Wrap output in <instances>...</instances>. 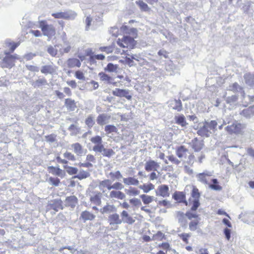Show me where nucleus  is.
Masks as SVG:
<instances>
[{
	"label": "nucleus",
	"instance_id": "1",
	"mask_svg": "<svg viewBox=\"0 0 254 254\" xmlns=\"http://www.w3.org/2000/svg\"><path fill=\"white\" fill-rule=\"evenodd\" d=\"M217 122L215 120L205 121L202 127L197 130V134L201 136L209 137L213 132H215Z\"/></svg>",
	"mask_w": 254,
	"mask_h": 254
},
{
	"label": "nucleus",
	"instance_id": "2",
	"mask_svg": "<svg viewBox=\"0 0 254 254\" xmlns=\"http://www.w3.org/2000/svg\"><path fill=\"white\" fill-rule=\"evenodd\" d=\"M39 27L41 29L43 35L48 37V41L55 38L56 30L53 25L48 24L46 21L42 20L39 22Z\"/></svg>",
	"mask_w": 254,
	"mask_h": 254
},
{
	"label": "nucleus",
	"instance_id": "3",
	"mask_svg": "<svg viewBox=\"0 0 254 254\" xmlns=\"http://www.w3.org/2000/svg\"><path fill=\"white\" fill-rule=\"evenodd\" d=\"M10 53L5 52L6 56L3 59L1 66L2 68H11L15 65L16 60L20 59L19 56L17 54L10 55Z\"/></svg>",
	"mask_w": 254,
	"mask_h": 254
},
{
	"label": "nucleus",
	"instance_id": "4",
	"mask_svg": "<svg viewBox=\"0 0 254 254\" xmlns=\"http://www.w3.org/2000/svg\"><path fill=\"white\" fill-rule=\"evenodd\" d=\"M246 126L244 124L235 121L231 125L227 126L225 127V130L230 134H239L242 132L243 129Z\"/></svg>",
	"mask_w": 254,
	"mask_h": 254
},
{
	"label": "nucleus",
	"instance_id": "5",
	"mask_svg": "<svg viewBox=\"0 0 254 254\" xmlns=\"http://www.w3.org/2000/svg\"><path fill=\"white\" fill-rule=\"evenodd\" d=\"M52 15L55 18H64L65 19H74L76 16L75 12L72 10H67L64 12L53 13Z\"/></svg>",
	"mask_w": 254,
	"mask_h": 254
},
{
	"label": "nucleus",
	"instance_id": "6",
	"mask_svg": "<svg viewBox=\"0 0 254 254\" xmlns=\"http://www.w3.org/2000/svg\"><path fill=\"white\" fill-rule=\"evenodd\" d=\"M213 174V171L205 170L202 173L197 174L196 175V178L201 183L204 185H208V178L212 176Z\"/></svg>",
	"mask_w": 254,
	"mask_h": 254
},
{
	"label": "nucleus",
	"instance_id": "7",
	"mask_svg": "<svg viewBox=\"0 0 254 254\" xmlns=\"http://www.w3.org/2000/svg\"><path fill=\"white\" fill-rule=\"evenodd\" d=\"M134 42L133 37L127 35H124L122 40L120 39H118L117 44L121 47L125 48L132 46L134 44Z\"/></svg>",
	"mask_w": 254,
	"mask_h": 254
},
{
	"label": "nucleus",
	"instance_id": "8",
	"mask_svg": "<svg viewBox=\"0 0 254 254\" xmlns=\"http://www.w3.org/2000/svg\"><path fill=\"white\" fill-rule=\"evenodd\" d=\"M108 221L110 225L116 226L114 228V230L117 229V225H120L122 223V219L120 218V216L117 213H114L110 215L108 217Z\"/></svg>",
	"mask_w": 254,
	"mask_h": 254
},
{
	"label": "nucleus",
	"instance_id": "9",
	"mask_svg": "<svg viewBox=\"0 0 254 254\" xmlns=\"http://www.w3.org/2000/svg\"><path fill=\"white\" fill-rule=\"evenodd\" d=\"M113 94L120 97H125L128 100H131L132 98V96L129 95L128 90L126 89L116 88L113 91Z\"/></svg>",
	"mask_w": 254,
	"mask_h": 254
},
{
	"label": "nucleus",
	"instance_id": "10",
	"mask_svg": "<svg viewBox=\"0 0 254 254\" xmlns=\"http://www.w3.org/2000/svg\"><path fill=\"white\" fill-rule=\"evenodd\" d=\"M169 190V189L167 185H162L158 187L156 190V194L157 196H161L163 197H168L170 194Z\"/></svg>",
	"mask_w": 254,
	"mask_h": 254
},
{
	"label": "nucleus",
	"instance_id": "11",
	"mask_svg": "<svg viewBox=\"0 0 254 254\" xmlns=\"http://www.w3.org/2000/svg\"><path fill=\"white\" fill-rule=\"evenodd\" d=\"M189 144L195 152L200 151L204 146L203 141L198 140L197 138L192 139Z\"/></svg>",
	"mask_w": 254,
	"mask_h": 254
},
{
	"label": "nucleus",
	"instance_id": "12",
	"mask_svg": "<svg viewBox=\"0 0 254 254\" xmlns=\"http://www.w3.org/2000/svg\"><path fill=\"white\" fill-rule=\"evenodd\" d=\"M159 167V163L153 160H149L145 164V170L147 172L157 171Z\"/></svg>",
	"mask_w": 254,
	"mask_h": 254
},
{
	"label": "nucleus",
	"instance_id": "13",
	"mask_svg": "<svg viewBox=\"0 0 254 254\" xmlns=\"http://www.w3.org/2000/svg\"><path fill=\"white\" fill-rule=\"evenodd\" d=\"M173 198L179 203H184L186 205H188L186 200L185 193L183 191H176L173 195Z\"/></svg>",
	"mask_w": 254,
	"mask_h": 254
},
{
	"label": "nucleus",
	"instance_id": "14",
	"mask_svg": "<svg viewBox=\"0 0 254 254\" xmlns=\"http://www.w3.org/2000/svg\"><path fill=\"white\" fill-rule=\"evenodd\" d=\"M95 218V215L90 212L85 210L82 211L79 217V219L83 221L84 222L86 221H92Z\"/></svg>",
	"mask_w": 254,
	"mask_h": 254
},
{
	"label": "nucleus",
	"instance_id": "15",
	"mask_svg": "<svg viewBox=\"0 0 254 254\" xmlns=\"http://www.w3.org/2000/svg\"><path fill=\"white\" fill-rule=\"evenodd\" d=\"M111 117L106 114L99 115L96 120L97 124L100 126H103L109 123Z\"/></svg>",
	"mask_w": 254,
	"mask_h": 254
},
{
	"label": "nucleus",
	"instance_id": "16",
	"mask_svg": "<svg viewBox=\"0 0 254 254\" xmlns=\"http://www.w3.org/2000/svg\"><path fill=\"white\" fill-rule=\"evenodd\" d=\"M189 150L184 146H180L176 150V154L179 158H186Z\"/></svg>",
	"mask_w": 254,
	"mask_h": 254
},
{
	"label": "nucleus",
	"instance_id": "17",
	"mask_svg": "<svg viewBox=\"0 0 254 254\" xmlns=\"http://www.w3.org/2000/svg\"><path fill=\"white\" fill-rule=\"evenodd\" d=\"M122 217V222L127 223L128 224H132L135 222V220L131 217L128 213L124 210L121 214Z\"/></svg>",
	"mask_w": 254,
	"mask_h": 254
},
{
	"label": "nucleus",
	"instance_id": "18",
	"mask_svg": "<svg viewBox=\"0 0 254 254\" xmlns=\"http://www.w3.org/2000/svg\"><path fill=\"white\" fill-rule=\"evenodd\" d=\"M170 107L173 110L181 112L183 110V106L180 100H174L171 101L169 104Z\"/></svg>",
	"mask_w": 254,
	"mask_h": 254
},
{
	"label": "nucleus",
	"instance_id": "19",
	"mask_svg": "<svg viewBox=\"0 0 254 254\" xmlns=\"http://www.w3.org/2000/svg\"><path fill=\"white\" fill-rule=\"evenodd\" d=\"M228 90L234 92H240L243 98H245V93L243 88L240 86L237 82L234 83L228 87Z\"/></svg>",
	"mask_w": 254,
	"mask_h": 254
},
{
	"label": "nucleus",
	"instance_id": "20",
	"mask_svg": "<svg viewBox=\"0 0 254 254\" xmlns=\"http://www.w3.org/2000/svg\"><path fill=\"white\" fill-rule=\"evenodd\" d=\"M4 44L6 47L9 48L10 51L8 53H13L15 49L20 45V42H14L10 39H6Z\"/></svg>",
	"mask_w": 254,
	"mask_h": 254
},
{
	"label": "nucleus",
	"instance_id": "21",
	"mask_svg": "<svg viewBox=\"0 0 254 254\" xmlns=\"http://www.w3.org/2000/svg\"><path fill=\"white\" fill-rule=\"evenodd\" d=\"M72 148L73 149L74 152L79 156H82L85 152L81 144L79 143H75L71 145Z\"/></svg>",
	"mask_w": 254,
	"mask_h": 254
},
{
	"label": "nucleus",
	"instance_id": "22",
	"mask_svg": "<svg viewBox=\"0 0 254 254\" xmlns=\"http://www.w3.org/2000/svg\"><path fill=\"white\" fill-rule=\"evenodd\" d=\"M175 123L182 127H185L188 124L184 115L175 116L174 118Z\"/></svg>",
	"mask_w": 254,
	"mask_h": 254
},
{
	"label": "nucleus",
	"instance_id": "23",
	"mask_svg": "<svg viewBox=\"0 0 254 254\" xmlns=\"http://www.w3.org/2000/svg\"><path fill=\"white\" fill-rule=\"evenodd\" d=\"M76 251L73 246L63 247L59 249V251L62 254H73Z\"/></svg>",
	"mask_w": 254,
	"mask_h": 254
},
{
	"label": "nucleus",
	"instance_id": "24",
	"mask_svg": "<svg viewBox=\"0 0 254 254\" xmlns=\"http://www.w3.org/2000/svg\"><path fill=\"white\" fill-rule=\"evenodd\" d=\"M66 64L69 68H73L75 66L79 67L81 66L80 61L75 58L69 59L66 62Z\"/></svg>",
	"mask_w": 254,
	"mask_h": 254
},
{
	"label": "nucleus",
	"instance_id": "25",
	"mask_svg": "<svg viewBox=\"0 0 254 254\" xmlns=\"http://www.w3.org/2000/svg\"><path fill=\"white\" fill-rule=\"evenodd\" d=\"M241 114L247 118H250L254 115V106L244 109Z\"/></svg>",
	"mask_w": 254,
	"mask_h": 254
},
{
	"label": "nucleus",
	"instance_id": "26",
	"mask_svg": "<svg viewBox=\"0 0 254 254\" xmlns=\"http://www.w3.org/2000/svg\"><path fill=\"white\" fill-rule=\"evenodd\" d=\"M48 84V82L44 77L40 78L32 83V85L34 88H40L42 86L47 85Z\"/></svg>",
	"mask_w": 254,
	"mask_h": 254
},
{
	"label": "nucleus",
	"instance_id": "27",
	"mask_svg": "<svg viewBox=\"0 0 254 254\" xmlns=\"http://www.w3.org/2000/svg\"><path fill=\"white\" fill-rule=\"evenodd\" d=\"M244 77L247 85L250 86H254V74L247 73L244 75Z\"/></svg>",
	"mask_w": 254,
	"mask_h": 254
},
{
	"label": "nucleus",
	"instance_id": "28",
	"mask_svg": "<svg viewBox=\"0 0 254 254\" xmlns=\"http://www.w3.org/2000/svg\"><path fill=\"white\" fill-rule=\"evenodd\" d=\"M65 105L67 110L73 111L76 108V103L74 100L71 99H66L65 100Z\"/></svg>",
	"mask_w": 254,
	"mask_h": 254
},
{
	"label": "nucleus",
	"instance_id": "29",
	"mask_svg": "<svg viewBox=\"0 0 254 254\" xmlns=\"http://www.w3.org/2000/svg\"><path fill=\"white\" fill-rule=\"evenodd\" d=\"M111 198H116L119 199H123L125 198L126 195L121 191L112 190L110 193Z\"/></svg>",
	"mask_w": 254,
	"mask_h": 254
},
{
	"label": "nucleus",
	"instance_id": "30",
	"mask_svg": "<svg viewBox=\"0 0 254 254\" xmlns=\"http://www.w3.org/2000/svg\"><path fill=\"white\" fill-rule=\"evenodd\" d=\"M123 183L127 186H137L139 184V181L133 177H128L123 178Z\"/></svg>",
	"mask_w": 254,
	"mask_h": 254
},
{
	"label": "nucleus",
	"instance_id": "31",
	"mask_svg": "<svg viewBox=\"0 0 254 254\" xmlns=\"http://www.w3.org/2000/svg\"><path fill=\"white\" fill-rule=\"evenodd\" d=\"M65 200L67 204L72 208L76 206L78 201L77 198L74 195L67 197Z\"/></svg>",
	"mask_w": 254,
	"mask_h": 254
},
{
	"label": "nucleus",
	"instance_id": "32",
	"mask_svg": "<svg viewBox=\"0 0 254 254\" xmlns=\"http://www.w3.org/2000/svg\"><path fill=\"white\" fill-rule=\"evenodd\" d=\"M54 71V68L50 64L44 65L42 66L41 69V72L45 74H52Z\"/></svg>",
	"mask_w": 254,
	"mask_h": 254
},
{
	"label": "nucleus",
	"instance_id": "33",
	"mask_svg": "<svg viewBox=\"0 0 254 254\" xmlns=\"http://www.w3.org/2000/svg\"><path fill=\"white\" fill-rule=\"evenodd\" d=\"M166 70L169 73L170 75H173L175 73V71L176 69L175 65L172 61L168 62L165 65Z\"/></svg>",
	"mask_w": 254,
	"mask_h": 254
},
{
	"label": "nucleus",
	"instance_id": "34",
	"mask_svg": "<svg viewBox=\"0 0 254 254\" xmlns=\"http://www.w3.org/2000/svg\"><path fill=\"white\" fill-rule=\"evenodd\" d=\"M211 181L212 184L209 185V188L216 191H220L222 190V187L218 184L217 179H213L211 180Z\"/></svg>",
	"mask_w": 254,
	"mask_h": 254
},
{
	"label": "nucleus",
	"instance_id": "35",
	"mask_svg": "<svg viewBox=\"0 0 254 254\" xmlns=\"http://www.w3.org/2000/svg\"><path fill=\"white\" fill-rule=\"evenodd\" d=\"M90 176V173L87 172L83 170H81L79 171L78 174L74 176L73 178H77L79 180H83L84 179H86Z\"/></svg>",
	"mask_w": 254,
	"mask_h": 254
},
{
	"label": "nucleus",
	"instance_id": "36",
	"mask_svg": "<svg viewBox=\"0 0 254 254\" xmlns=\"http://www.w3.org/2000/svg\"><path fill=\"white\" fill-rule=\"evenodd\" d=\"M119 68V65L117 64H114L112 63H109L107 66L105 67L104 70L106 71H108L109 72H117V69Z\"/></svg>",
	"mask_w": 254,
	"mask_h": 254
},
{
	"label": "nucleus",
	"instance_id": "37",
	"mask_svg": "<svg viewBox=\"0 0 254 254\" xmlns=\"http://www.w3.org/2000/svg\"><path fill=\"white\" fill-rule=\"evenodd\" d=\"M98 76L100 77L101 80L103 81L107 82L108 83H110L112 78L109 75L106 73L101 72L98 74Z\"/></svg>",
	"mask_w": 254,
	"mask_h": 254
},
{
	"label": "nucleus",
	"instance_id": "38",
	"mask_svg": "<svg viewBox=\"0 0 254 254\" xmlns=\"http://www.w3.org/2000/svg\"><path fill=\"white\" fill-rule=\"evenodd\" d=\"M135 2L141 10L147 11L150 10V8L148 7V5L142 0H138L136 1Z\"/></svg>",
	"mask_w": 254,
	"mask_h": 254
},
{
	"label": "nucleus",
	"instance_id": "39",
	"mask_svg": "<svg viewBox=\"0 0 254 254\" xmlns=\"http://www.w3.org/2000/svg\"><path fill=\"white\" fill-rule=\"evenodd\" d=\"M140 198L144 204H148L151 203L154 199V197L153 196H149L145 194H142L140 196Z\"/></svg>",
	"mask_w": 254,
	"mask_h": 254
},
{
	"label": "nucleus",
	"instance_id": "40",
	"mask_svg": "<svg viewBox=\"0 0 254 254\" xmlns=\"http://www.w3.org/2000/svg\"><path fill=\"white\" fill-rule=\"evenodd\" d=\"M64 169L66 172L70 175H76L78 173V169L75 167L69 166L67 165L64 166Z\"/></svg>",
	"mask_w": 254,
	"mask_h": 254
},
{
	"label": "nucleus",
	"instance_id": "41",
	"mask_svg": "<svg viewBox=\"0 0 254 254\" xmlns=\"http://www.w3.org/2000/svg\"><path fill=\"white\" fill-rule=\"evenodd\" d=\"M176 216L179 222L183 223L186 221V213L179 211L176 212Z\"/></svg>",
	"mask_w": 254,
	"mask_h": 254
},
{
	"label": "nucleus",
	"instance_id": "42",
	"mask_svg": "<svg viewBox=\"0 0 254 254\" xmlns=\"http://www.w3.org/2000/svg\"><path fill=\"white\" fill-rule=\"evenodd\" d=\"M115 152L112 149L110 148H104L102 154L103 156L107 157L108 158H110L112 156L114 155Z\"/></svg>",
	"mask_w": 254,
	"mask_h": 254
},
{
	"label": "nucleus",
	"instance_id": "43",
	"mask_svg": "<svg viewBox=\"0 0 254 254\" xmlns=\"http://www.w3.org/2000/svg\"><path fill=\"white\" fill-rule=\"evenodd\" d=\"M113 205L108 204L104 206L102 209H100V212L102 213H107L113 211L114 208Z\"/></svg>",
	"mask_w": 254,
	"mask_h": 254
},
{
	"label": "nucleus",
	"instance_id": "44",
	"mask_svg": "<svg viewBox=\"0 0 254 254\" xmlns=\"http://www.w3.org/2000/svg\"><path fill=\"white\" fill-rule=\"evenodd\" d=\"M139 188L143 190L144 192L147 193L150 190L154 189V186L152 184H149L148 185L144 184L142 186H139Z\"/></svg>",
	"mask_w": 254,
	"mask_h": 254
},
{
	"label": "nucleus",
	"instance_id": "45",
	"mask_svg": "<svg viewBox=\"0 0 254 254\" xmlns=\"http://www.w3.org/2000/svg\"><path fill=\"white\" fill-rule=\"evenodd\" d=\"M105 131L106 133L109 134L113 132H117L118 129L114 125H107L105 127Z\"/></svg>",
	"mask_w": 254,
	"mask_h": 254
},
{
	"label": "nucleus",
	"instance_id": "46",
	"mask_svg": "<svg viewBox=\"0 0 254 254\" xmlns=\"http://www.w3.org/2000/svg\"><path fill=\"white\" fill-rule=\"evenodd\" d=\"M191 196L194 199H199L200 194L198 189L195 187L193 186V188L191 192Z\"/></svg>",
	"mask_w": 254,
	"mask_h": 254
},
{
	"label": "nucleus",
	"instance_id": "47",
	"mask_svg": "<svg viewBox=\"0 0 254 254\" xmlns=\"http://www.w3.org/2000/svg\"><path fill=\"white\" fill-rule=\"evenodd\" d=\"M110 180L106 179L103 181H100L99 182L98 188L100 190H102L103 192H104V189L106 188L107 185L110 182Z\"/></svg>",
	"mask_w": 254,
	"mask_h": 254
},
{
	"label": "nucleus",
	"instance_id": "48",
	"mask_svg": "<svg viewBox=\"0 0 254 254\" xmlns=\"http://www.w3.org/2000/svg\"><path fill=\"white\" fill-rule=\"evenodd\" d=\"M63 42H64V48H63L64 52L65 53H68V52H69V51H70V49H71V46L70 45V43L65 38L63 39Z\"/></svg>",
	"mask_w": 254,
	"mask_h": 254
},
{
	"label": "nucleus",
	"instance_id": "49",
	"mask_svg": "<svg viewBox=\"0 0 254 254\" xmlns=\"http://www.w3.org/2000/svg\"><path fill=\"white\" fill-rule=\"evenodd\" d=\"M109 176L113 180L115 179L119 180L123 178V176L119 171H117L116 172H110Z\"/></svg>",
	"mask_w": 254,
	"mask_h": 254
},
{
	"label": "nucleus",
	"instance_id": "50",
	"mask_svg": "<svg viewBox=\"0 0 254 254\" xmlns=\"http://www.w3.org/2000/svg\"><path fill=\"white\" fill-rule=\"evenodd\" d=\"M85 123L89 127H92L95 124L93 117L91 115L89 116L86 119Z\"/></svg>",
	"mask_w": 254,
	"mask_h": 254
},
{
	"label": "nucleus",
	"instance_id": "51",
	"mask_svg": "<svg viewBox=\"0 0 254 254\" xmlns=\"http://www.w3.org/2000/svg\"><path fill=\"white\" fill-rule=\"evenodd\" d=\"M126 193L129 195H137L139 194V191L135 188H130L126 190Z\"/></svg>",
	"mask_w": 254,
	"mask_h": 254
},
{
	"label": "nucleus",
	"instance_id": "52",
	"mask_svg": "<svg viewBox=\"0 0 254 254\" xmlns=\"http://www.w3.org/2000/svg\"><path fill=\"white\" fill-rule=\"evenodd\" d=\"M47 52L53 57H56L58 54L57 49L52 46L48 47Z\"/></svg>",
	"mask_w": 254,
	"mask_h": 254
},
{
	"label": "nucleus",
	"instance_id": "53",
	"mask_svg": "<svg viewBox=\"0 0 254 254\" xmlns=\"http://www.w3.org/2000/svg\"><path fill=\"white\" fill-rule=\"evenodd\" d=\"M90 141L92 142V143L95 144V145L100 144L102 143V137L99 135H96L92 137L90 139Z\"/></svg>",
	"mask_w": 254,
	"mask_h": 254
},
{
	"label": "nucleus",
	"instance_id": "54",
	"mask_svg": "<svg viewBox=\"0 0 254 254\" xmlns=\"http://www.w3.org/2000/svg\"><path fill=\"white\" fill-rule=\"evenodd\" d=\"M90 200L96 205H100L101 203L100 197L99 194H96L90 197Z\"/></svg>",
	"mask_w": 254,
	"mask_h": 254
},
{
	"label": "nucleus",
	"instance_id": "55",
	"mask_svg": "<svg viewBox=\"0 0 254 254\" xmlns=\"http://www.w3.org/2000/svg\"><path fill=\"white\" fill-rule=\"evenodd\" d=\"M104 148V145L101 143L98 145H95L93 147V150L96 153H102Z\"/></svg>",
	"mask_w": 254,
	"mask_h": 254
},
{
	"label": "nucleus",
	"instance_id": "56",
	"mask_svg": "<svg viewBox=\"0 0 254 254\" xmlns=\"http://www.w3.org/2000/svg\"><path fill=\"white\" fill-rule=\"evenodd\" d=\"M57 135L54 134H52L45 136L46 141L52 143L55 142L56 140Z\"/></svg>",
	"mask_w": 254,
	"mask_h": 254
},
{
	"label": "nucleus",
	"instance_id": "57",
	"mask_svg": "<svg viewBox=\"0 0 254 254\" xmlns=\"http://www.w3.org/2000/svg\"><path fill=\"white\" fill-rule=\"evenodd\" d=\"M63 155L64 158H66L69 160L75 161L76 160L75 156L70 152L66 151L64 153Z\"/></svg>",
	"mask_w": 254,
	"mask_h": 254
},
{
	"label": "nucleus",
	"instance_id": "58",
	"mask_svg": "<svg viewBox=\"0 0 254 254\" xmlns=\"http://www.w3.org/2000/svg\"><path fill=\"white\" fill-rule=\"evenodd\" d=\"M198 224V222L197 221H191L189 223V229L192 231L196 230Z\"/></svg>",
	"mask_w": 254,
	"mask_h": 254
},
{
	"label": "nucleus",
	"instance_id": "59",
	"mask_svg": "<svg viewBox=\"0 0 254 254\" xmlns=\"http://www.w3.org/2000/svg\"><path fill=\"white\" fill-rule=\"evenodd\" d=\"M129 202L132 205H133L135 206H138L141 204V202L140 200L138 198H133L130 199L129 200Z\"/></svg>",
	"mask_w": 254,
	"mask_h": 254
},
{
	"label": "nucleus",
	"instance_id": "60",
	"mask_svg": "<svg viewBox=\"0 0 254 254\" xmlns=\"http://www.w3.org/2000/svg\"><path fill=\"white\" fill-rule=\"evenodd\" d=\"M200 205L199 199H193L192 201V205L191 207V210L195 211Z\"/></svg>",
	"mask_w": 254,
	"mask_h": 254
},
{
	"label": "nucleus",
	"instance_id": "61",
	"mask_svg": "<svg viewBox=\"0 0 254 254\" xmlns=\"http://www.w3.org/2000/svg\"><path fill=\"white\" fill-rule=\"evenodd\" d=\"M113 187L114 190H121L124 188V186L120 182H116L113 184Z\"/></svg>",
	"mask_w": 254,
	"mask_h": 254
},
{
	"label": "nucleus",
	"instance_id": "62",
	"mask_svg": "<svg viewBox=\"0 0 254 254\" xmlns=\"http://www.w3.org/2000/svg\"><path fill=\"white\" fill-rule=\"evenodd\" d=\"M237 99V97L235 95H232L231 96H229L226 98V101L228 104H231L236 101Z\"/></svg>",
	"mask_w": 254,
	"mask_h": 254
},
{
	"label": "nucleus",
	"instance_id": "63",
	"mask_svg": "<svg viewBox=\"0 0 254 254\" xmlns=\"http://www.w3.org/2000/svg\"><path fill=\"white\" fill-rule=\"evenodd\" d=\"M26 67L27 69L30 71L33 72H38L39 68L38 66L32 65H26Z\"/></svg>",
	"mask_w": 254,
	"mask_h": 254
},
{
	"label": "nucleus",
	"instance_id": "64",
	"mask_svg": "<svg viewBox=\"0 0 254 254\" xmlns=\"http://www.w3.org/2000/svg\"><path fill=\"white\" fill-rule=\"evenodd\" d=\"M36 56V54H34L32 53H29L28 54H25L23 56V59L26 60V61H29V60H32Z\"/></svg>",
	"mask_w": 254,
	"mask_h": 254
}]
</instances>
